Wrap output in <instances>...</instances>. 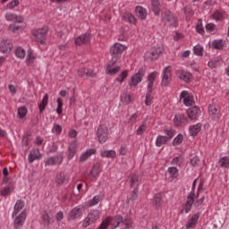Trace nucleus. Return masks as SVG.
Masks as SVG:
<instances>
[{
	"label": "nucleus",
	"mask_w": 229,
	"mask_h": 229,
	"mask_svg": "<svg viewBox=\"0 0 229 229\" xmlns=\"http://www.w3.org/2000/svg\"><path fill=\"white\" fill-rule=\"evenodd\" d=\"M88 217L93 221V223H96L98 219L100 217V213L98 210H93L90 213L88 214Z\"/></svg>",
	"instance_id": "36"
},
{
	"label": "nucleus",
	"mask_w": 229,
	"mask_h": 229,
	"mask_svg": "<svg viewBox=\"0 0 229 229\" xmlns=\"http://www.w3.org/2000/svg\"><path fill=\"white\" fill-rule=\"evenodd\" d=\"M141 182H142V176L139 174H131L129 176L130 187L133 189V191L131 192V196L129 197V199L131 201H135V199L139 198V185H140Z\"/></svg>",
	"instance_id": "2"
},
{
	"label": "nucleus",
	"mask_w": 229,
	"mask_h": 229,
	"mask_svg": "<svg viewBox=\"0 0 229 229\" xmlns=\"http://www.w3.org/2000/svg\"><path fill=\"white\" fill-rule=\"evenodd\" d=\"M174 123L175 126H180L182 124H185V123H187V116H185V114H175Z\"/></svg>",
	"instance_id": "21"
},
{
	"label": "nucleus",
	"mask_w": 229,
	"mask_h": 229,
	"mask_svg": "<svg viewBox=\"0 0 229 229\" xmlns=\"http://www.w3.org/2000/svg\"><path fill=\"white\" fill-rule=\"evenodd\" d=\"M161 17L165 22H167V24H169V26H173L174 28H176L178 26L176 17H174V14H173L171 11L165 9L161 14Z\"/></svg>",
	"instance_id": "6"
},
{
	"label": "nucleus",
	"mask_w": 229,
	"mask_h": 229,
	"mask_svg": "<svg viewBox=\"0 0 229 229\" xmlns=\"http://www.w3.org/2000/svg\"><path fill=\"white\" fill-rule=\"evenodd\" d=\"M96 154V149L90 148L88 149L85 153H83L80 157V162H85L89 157H92V155Z\"/></svg>",
	"instance_id": "31"
},
{
	"label": "nucleus",
	"mask_w": 229,
	"mask_h": 229,
	"mask_svg": "<svg viewBox=\"0 0 229 229\" xmlns=\"http://www.w3.org/2000/svg\"><path fill=\"white\" fill-rule=\"evenodd\" d=\"M168 173L172 178H177L178 177V168L174 166H171L168 168Z\"/></svg>",
	"instance_id": "46"
},
{
	"label": "nucleus",
	"mask_w": 229,
	"mask_h": 229,
	"mask_svg": "<svg viewBox=\"0 0 229 229\" xmlns=\"http://www.w3.org/2000/svg\"><path fill=\"white\" fill-rule=\"evenodd\" d=\"M165 132L166 133V136L158 135L156 140V146H157V148L164 146V144H165L167 140H170V139L174 135V131H173V130H165Z\"/></svg>",
	"instance_id": "10"
},
{
	"label": "nucleus",
	"mask_w": 229,
	"mask_h": 229,
	"mask_svg": "<svg viewBox=\"0 0 229 229\" xmlns=\"http://www.w3.org/2000/svg\"><path fill=\"white\" fill-rule=\"evenodd\" d=\"M15 53V56H17V58H24L26 56V50H24V48L19 47L15 49L14 51Z\"/></svg>",
	"instance_id": "38"
},
{
	"label": "nucleus",
	"mask_w": 229,
	"mask_h": 229,
	"mask_svg": "<svg viewBox=\"0 0 229 229\" xmlns=\"http://www.w3.org/2000/svg\"><path fill=\"white\" fill-rule=\"evenodd\" d=\"M183 142V134L179 133L173 140V146H180Z\"/></svg>",
	"instance_id": "41"
},
{
	"label": "nucleus",
	"mask_w": 229,
	"mask_h": 229,
	"mask_svg": "<svg viewBox=\"0 0 229 229\" xmlns=\"http://www.w3.org/2000/svg\"><path fill=\"white\" fill-rule=\"evenodd\" d=\"M27 114L28 109L26 108V106H21L18 108V117H20V119H24Z\"/></svg>",
	"instance_id": "42"
},
{
	"label": "nucleus",
	"mask_w": 229,
	"mask_h": 229,
	"mask_svg": "<svg viewBox=\"0 0 229 229\" xmlns=\"http://www.w3.org/2000/svg\"><path fill=\"white\" fill-rule=\"evenodd\" d=\"M24 208V201H17L14 205V210L13 212V216H17V213L21 209Z\"/></svg>",
	"instance_id": "40"
},
{
	"label": "nucleus",
	"mask_w": 229,
	"mask_h": 229,
	"mask_svg": "<svg viewBox=\"0 0 229 229\" xmlns=\"http://www.w3.org/2000/svg\"><path fill=\"white\" fill-rule=\"evenodd\" d=\"M225 40L223 39H215L212 42V47H214V49H223V47H225Z\"/></svg>",
	"instance_id": "34"
},
{
	"label": "nucleus",
	"mask_w": 229,
	"mask_h": 229,
	"mask_svg": "<svg viewBox=\"0 0 229 229\" xmlns=\"http://www.w3.org/2000/svg\"><path fill=\"white\" fill-rule=\"evenodd\" d=\"M201 131V123H197L195 125H191L190 126V134L191 137H196L198 133Z\"/></svg>",
	"instance_id": "26"
},
{
	"label": "nucleus",
	"mask_w": 229,
	"mask_h": 229,
	"mask_svg": "<svg viewBox=\"0 0 229 229\" xmlns=\"http://www.w3.org/2000/svg\"><path fill=\"white\" fill-rule=\"evenodd\" d=\"M124 20L127 21V22H130L131 24H135V16L132 14H127L124 16Z\"/></svg>",
	"instance_id": "55"
},
{
	"label": "nucleus",
	"mask_w": 229,
	"mask_h": 229,
	"mask_svg": "<svg viewBox=\"0 0 229 229\" xmlns=\"http://www.w3.org/2000/svg\"><path fill=\"white\" fill-rule=\"evenodd\" d=\"M199 219V213H196L193 216H191V217L188 220V223L185 225L186 228L187 229L194 228V226H196Z\"/></svg>",
	"instance_id": "20"
},
{
	"label": "nucleus",
	"mask_w": 229,
	"mask_h": 229,
	"mask_svg": "<svg viewBox=\"0 0 229 229\" xmlns=\"http://www.w3.org/2000/svg\"><path fill=\"white\" fill-rule=\"evenodd\" d=\"M63 106H64V102H63L62 98H57L56 113L58 114V115H62Z\"/></svg>",
	"instance_id": "48"
},
{
	"label": "nucleus",
	"mask_w": 229,
	"mask_h": 229,
	"mask_svg": "<svg viewBox=\"0 0 229 229\" xmlns=\"http://www.w3.org/2000/svg\"><path fill=\"white\" fill-rule=\"evenodd\" d=\"M201 161L199 160V157L198 156H195L193 157L191 159V165H192V167H198V165H199V163Z\"/></svg>",
	"instance_id": "50"
},
{
	"label": "nucleus",
	"mask_w": 229,
	"mask_h": 229,
	"mask_svg": "<svg viewBox=\"0 0 229 229\" xmlns=\"http://www.w3.org/2000/svg\"><path fill=\"white\" fill-rule=\"evenodd\" d=\"M171 66H166L163 71V78L161 82L162 87H167V85H169L171 81Z\"/></svg>",
	"instance_id": "15"
},
{
	"label": "nucleus",
	"mask_w": 229,
	"mask_h": 229,
	"mask_svg": "<svg viewBox=\"0 0 229 229\" xmlns=\"http://www.w3.org/2000/svg\"><path fill=\"white\" fill-rule=\"evenodd\" d=\"M220 167H227L229 165V157H223L219 160Z\"/></svg>",
	"instance_id": "49"
},
{
	"label": "nucleus",
	"mask_w": 229,
	"mask_h": 229,
	"mask_svg": "<svg viewBox=\"0 0 229 229\" xmlns=\"http://www.w3.org/2000/svg\"><path fill=\"white\" fill-rule=\"evenodd\" d=\"M196 30L200 34L203 35L205 33V29L203 28V24L197 23Z\"/></svg>",
	"instance_id": "59"
},
{
	"label": "nucleus",
	"mask_w": 229,
	"mask_h": 229,
	"mask_svg": "<svg viewBox=\"0 0 229 229\" xmlns=\"http://www.w3.org/2000/svg\"><path fill=\"white\" fill-rule=\"evenodd\" d=\"M148 127L146 126V124H141L140 125V127L138 128V130L136 131V134L137 135H144V131H146V129Z\"/></svg>",
	"instance_id": "53"
},
{
	"label": "nucleus",
	"mask_w": 229,
	"mask_h": 229,
	"mask_svg": "<svg viewBox=\"0 0 229 229\" xmlns=\"http://www.w3.org/2000/svg\"><path fill=\"white\" fill-rule=\"evenodd\" d=\"M110 223L107 218H106L99 225L98 229H107Z\"/></svg>",
	"instance_id": "58"
},
{
	"label": "nucleus",
	"mask_w": 229,
	"mask_h": 229,
	"mask_svg": "<svg viewBox=\"0 0 229 229\" xmlns=\"http://www.w3.org/2000/svg\"><path fill=\"white\" fill-rule=\"evenodd\" d=\"M193 51L197 56H203V47L201 45H196Z\"/></svg>",
	"instance_id": "45"
},
{
	"label": "nucleus",
	"mask_w": 229,
	"mask_h": 229,
	"mask_svg": "<svg viewBox=\"0 0 229 229\" xmlns=\"http://www.w3.org/2000/svg\"><path fill=\"white\" fill-rule=\"evenodd\" d=\"M12 49H13V44L10 39H0V53L8 55L12 53Z\"/></svg>",
	"instance_id": "11"
},
{
	"label": "nucleus",
	"mask_w": 229,
	"mask_h": 229,
	"mask_svg": "<svg viewBox=\"0 0 229 229\" xmlns=\"http://www.w3.org/2000/svg\"><path fill=\"white\" fill-rule=\"evenodd\" d=\"M38 157H40V152L38 148L30 150L29 154V162L30 164H33L35 160L38 159Z\"/></svg>",
	"instance_id": "24"
},
{
	"label": "nucleus",
	"mask_w": 229,
	"mask_h": 229,
	"mask_svg": "<svg viewBox=\"0 0 229 229\" xmlns=\"http://www.w3.org/2000/svg\"><path fill=\"white\" fill-rule=\"evenodd\" d=\"M26 211H21L19 216H17L13 220V227L14 229L21 228L24 225V222L27 217Z\"/></svg>",
	"instance_id": "13"
},
{
	"label": "nucleus",
	"mask_w": 229,
	"mask_h": 229,
	"mask_svg": "<svg viewBox=\"0 0 229 229\" xmlns=\"http://www.w3.org/2000/svg\"><path fill=\"white\" fill-rule=\"evenodd\" d=\"M194 202L192 201H186L184 204H182V209H181V214H189V212H191V208H192V205Z\"/></svg>",
	"instance_id": "30"
},
{
	"label": "nucleus",
	"mask_w": 229,
	"mask_h": 229,
	"mask_svg": "<svg viewBox=\"0 0 229 229\" xmlns=\"http://www.w3.org/2000/svg\"><path fill=\"white\" fill-rule=\"evenodd\" d=\"M62 162H64V157L62 155H57L48 157L46 161V165H56L62 164Z\"/></svg>",
	"instance_id": "17"
},
{
	"label": "nucleus",
	"mask_w": 229,
	"mask_h": 229,
	"mask_svg": "<svg viewBox=\"0 0 229 229\" xmlns=\"http://www.w3.org/2000/svg\"><path fill=\"white\" fill-rule=\"evenodd\" d=\"M163 51L164 50L160 47H154L150 51H148L145 54V58H146V60H150V62H153V61L158 59V56H160V55H162Z\"/></svg>",
	"instance_id": "9"
},
{
	"label": "nucleus",
	"mask_w": 229,
	"mask_h": 229,
	"mask_svg": "<svg viewBox=\"0 0 229 229\" xmlns=\"http://www.w3.org/2000/svg\"><path fill=\"white\" fill-rule=\"evenodd\" d=\"M205 192V183L200 182L198 187L197 194L195 195V198H199L201 194Z\"/></svg>",
	"instance_id": "47"
},
{
	"label": "nucleus",
	"mask_w": 229,
	"mask_h": 229,
	"mask_svg": "<svg viewBox=\"0 0 229 229\" xmlns=\"http://www.w3.org/2000/svg\"><path fill=\"white\" fill-rule=\"evenodd\" d=\"M97 137L100 144H105L108 140V128L106 125H99L97 130Z\"/></svg>",
	"instance_id": "7"
},
{
	"label": "nucleus",
	"mask_w": 229,
	"mask_h": 229,
	"mask_svg": "<svg viewBox=\"0 0 229 229\" xmlns=\"http://www.w3.org/2000/svg\"><path fill=\"white\" fill-rule=\"evenodd\" d=\"M187 115L191 121H198V118L201 115V110L195 106L187 110Z\"/></svg>",
	"instance_id": "14"
},
{
	"label": "nucleus",
	"mask_w": 229,
	"mask_h": 229,
	"mask_svg": "<svg viewBox=\"0 0 229 229\" xmlns=\"http://www.w3.org/2000/svg\"><path fill=\"white\" fill-rule=\"evenodd\" d=\"M179 78L183 81L189 82L191 81V78H192V74L189 72L182 71L180 72Z\"/></svg>",
	"instance_id": "35"
},
{
	"label": "nucleus",
	"mask_w": 229,
	"mask_h": 229,
	"mask_svg": "<svg viewBox=\"0 0 229 229\" xmlns=\"http://www.w3.org/2000/svg\"><path fill=\"white\" fill-rule=\"evenodd\" d=\"M146 75V67H141L139 69L138 72L131 76V81H129V86L131 89L133 87H137L140 81H142V78Z\"/></svg>",
	"instance_id": "5"
},
{
	"label": "nucleus",
	"mask_w": 229,
	"mask_h": 229,
	"mask_svg": "<svg viewBox=\"0 0 229 229\" xmlns=\"http://www.w3.org/2000/svg\"><path fill=\"white\" fill-rule=\"evenodd\" d=\"M110 63H108L107 67L106 69V74H109L110 76H114V74H117L119 71H121V66H109ZM114 67V68H113Z\"/></svg>",
	"instance_id": "27"
},
{
	"label": "nucleus",
	"mask_w": 229,
	"mask_h": 229,
	"mask_svg": "<svg viewBox=\"0 0 229 229\" xmlns=\"http://www.w3.org/2000/svg\"><path fill=\"white\" fill-rule=\"evenodd\" d=\"M126 78H128V70H124L123 72H122L114 80V81H119V83H123V81H124Z\"/></svg>",
	"instance_id": "39"
},
{
	"label": "nucleus",
	"mask_w": 229,
	"mask_h": 229,
	"mask_svg": "<svg viewBox=\"0 0 229 229\" xmlns=\"http://www.w3.org/2000/svg\"><path fill=\"white\" fill-rule=\"evenodd\" d=\"M101 157H103L104 158H115V157H117L115 150H103L100 153Z\"/></svg>",
	"instance_id": "29"
},
{
	"label": "nucleus",
	"mask_w": 229,
	"mask_h": 229,
	"mask_svg": "<svg viewBox=\"0 0 229 229\" xmlns=\"http://www.w3.org/2000/svg\"><path fill=\"white\" fill-rule=\"evenodd\" d=\"M44 223H47V225H51V216L47 214V212H44L41 216Z\"/></svg>",
	"instance_id": "52"
},
{
	"label": "nucleus",
	"mask_w": 229,
	"mask_h": 229,
	"mask_svg": "<svg viewBox=\"0 0 229 229\" xmlns=\"http://www.w3.org/2000/svg\"><path fill=\"white\" fill-rule=\"evenodd\" d=\"M83 212H85V207L79 205L70 211L69 217L70 219H80L83 216Z\"/></svg>",
	"instance_id": "12"
},
{
	"label": "nucleus",
	"mask_w": 229,
	"mask_h": 229,
	"mask_svg": "<svg viewBox=\"0 0 229 229\" xmlns=\"http://www.w3.org/2000/svg\"><path fill=\"white\" fill-rule=\"evenodd\" d=\"M94 224L93 221H91V219L89 217V216H87V217L83 220V224L82 226L83 228H87L89 226H90V225Z\"/></svg>",
	"instance_id": "54"
},
{
	"label": "nucleus",
	"mask_w": 229,
	"mask_h": 229,
	"mask_svg": "<svg viewBox=\"0 0 229 229\" xmlns=\"http://www.w3.org/2000/svg\"><path fill=\"white\" fill-rule=\"evenodd\" d=\"M48 101H49V96L47 93L43 97V99H42L41 103L38 105L39 114H43L44 113V110H46V107L47 106Z\"/></svg>",
	"instance_id": "25"
},
{
	"label": "nucleus",
	"mask_w": 229,
	"mask_h": 229,
	"mask_svg": "<svg viewBox=\"0 0 229 229\" xmlns=\"http://www.w3.org/2000/svg\"><path fill=\"white\" fill-rule=\"evenodd\" d=\"M157 74H158V72H152L148 77V81H152L155 83V81L157 80Z\"/></svg>",
	"instance_id": "56"
},
{
	"label": "nucleus",
	"mask_w": 229,
	"mask_h": 229,
	"mask_svg": "<svg viewBox=\"0 0 229 229\" xmlns=\"http://www.w3.org/2000/svg\"><path fill=\"white\" fill-rule=\"evenodd\" d=\"M180 98L181 99L183 100V105H185V106H191V105L194 103V100L191 96V94H189V91H186V90L182 91L180 94Z\"/></svg>",
	"instance_id": "16"
},
{
	"label": "nucleus",
	"mask_w": 229,
	"mask_h": 229,
	"mask_svg": "<svg viewBox=\"0 0 229 229\" xmlns=\"http://www.w3.org/2000/svg\"><path fill=\"white\" fill-rule=\"evenodd\" d=\"M90 42V35L83 34L76 38L75 44L76 46H81V44H89Z\"/></svg>",
	"instance_id": "19"
},
{
	"label": "nucleus",
	"mask_w": 229,
	"mask_h": 229,
	"mask_svg": "<svg viewBox=\"0 0 229 229\" xmlns=\"http://www.w3.org/2000/svg\"><path fill=\"white\" fill-rule=\"evenodd\" d=\"M213 18L215 19V21H223V14L219 12H216L214 14H213Z\"/></svg>",
	"instance_id": "60"
},
{
	"label": "nucleus",
	"mask_w": 229,
	"mask_h": 229,
	"mask_svg": "<svg viewBox=\"0 0 229 229\" xmlns=\"http://www.w3.org/2000/svg\"><path fill=\"white\" fill-rule=\"evenodd\" d=\"M5 18L7 21H13V23L10 24L8 27L9 31H13V33H17V31L24 28V25H19L24 24V18L22 16H19L13 13H8L5 15Z\"/></svg>",
	"instance_id": "3"
},
{
	"label": "nucleus",
	"mask_w": 229,
	"mask_h": 229,
	"mask_svg": "<svg viewBox=\"0 0 229 229\" xmlns=\"http://www.w3.org/2000/svg\"><path fill=\"white\" fill-rule=\"evenodd\" d=\"M111 229H117L121 225H124L126 229L131 228L133 226V220L130 216H125L124 218L121 215H116L114 216L106 217Z\"/></svg>",
	"instance_id": "1"
},
{
	"label": "nucleus",
	"mask_w": 229,
	"mask_h": 229,
	"mask_svg": "<svg viewBox=\"0 0 229 229\" xmlns=\"http://www.w3.org/2000/svg\"><path fill=\"white\" fill-rule=\"evenodd\" d=\"M126 51V47L120 43H115L110 48L111 60L109 62V67H114L121 58L123 52Z\"/></svg>",
	"instance_id": "4"
},
{
	"label": "nucleus",
	"mask_w": 229,
	"mask_h": 229,
	"mask_svg": "<svg viewBox=\"0 0 229 229\" xmlns=\"http://www.w3.org/2000/svg\"><path fill=\"white\" fill-rule=\"evenodd\" d=\"M121 101L124 103L125 105H129V103L131 102V97H130L129 94L123 93L121 95Z\"/></svg>",
	"instance_id": "44"
},
{
	"label": "nucleus",
	"mask_w": 229,
	"mask_h": 229,
	"mask_svg": "<svg viewBox=\"0 0 229 229\" xmlns=\"http://www.w3.org/2000/svg\"><path fill=\"white\" fill-rule=\"evenodd\" d=\"M78 149V146L76 145V141H72L68 148V158L71 160L74 155H76V151Z\"/></svg>",
	"instance_id": "23"
},
{
	"label": "nucleus",
	"mask_w": 229,
	"mask_h": 229,
	"mask_svg": "<svg viewBox=\"0 0 229 229\" xmlns=\"http://www.w3.org/2000/svg\"><path fill=\"white\" fill-rule=\"evenodd\" d=\"M19 0H13L9 4H7L6 8L7 10H13V8H15V6H19Z\"/></svg>",
	"instance_id": "51"
},
{
	"label": "nucleus",
	"mask_w": 229,
	"mask_h": 229,
	"mask_svg": "<svg viewBox=\"0 0 229 229\" xmlns=\"http://www.w3.org/2000/svg\"><path fill=\"white\" fill-rule=\"evenodd\" d=\"M208 114L209 115H215L213 119L216 121V119H219V116L221 115V108L215 105H209Z\"/></svg>",
	"instance_id": "18"
},
{
	"label": "nucleus",
	"mask_w": 229,
	"mask_h": 229,
	"mask_svg": "<svg viewBox=\"0 0 229 229\" xmlns=\"http://www.w3.org/2000/svg\"><path fill=\"white\" fill-rule=\"evenodd\" d=\"M198 182V178L195 179L192 182L191 192L187 197V201H194L196 199V193H194V190L196 189V183Z\"/></svg>",
	"instance_id": "32"
},
{
	"label": "nucleus",
	"mask_w": 229,
	"mask_h": 229,
	"mask_svg": "<svg viewBox=\"0 0 229 229\" xmlns=\"http://www.w3.org/2000/svg\"><path fill=\"white\" fill-rule=\"evenodd\" d=\"M150 8L154 15H160V1L159 0H151Z\"/></svg>",
	"instance_id": "22"
},
{
	"label": "nucleus",
	"mask_w": 229,
	"mask_h": 229,
	"mask_svg": "<svg viewBox=\"0 0 229 229\" xmlns=\"http://www.w3.org/2000/svg\"><path fill=\"white\" fill-rule=\"evenodd\" d=\"M67 179L65 178V173L61 172L58 174V175L56 176V184L57 185H64L65 183V181Z\"/></svg>",
	"instance_id": "37"
},
{
	"label": "nucleus",
	"mask_w": 229,
	"mask_h": 229,
	"mask_svg": "<svg viewBox=\"0 0 229 229\" xmlns=\"http://www.w3.org/2000/svg\"><path fill=\"white\" fill-rule=\"evenodd\" d=\"M86 72H87V69H85V68H81V69L78 71V76H80V78H86Z\"/></svg>",
	"instance_id": "63"
},
{
	"label": "nucleus",
	"mask_w": 229,
	"mask_h": 229,
	"mask_svg": "<svg viewBox=\"0 0 229 229\" xmlns=\"http://www.w3.org/2000/svg\"><path fill=\"white\" fill-rule=\"evenodd\" d=\"M216 30V24L214 23H208L206 25V30L208 31V33H212Z\"/></svg>",
	"instance_id": "57"
},
{
	"label": "nucleus",
	"mask_w": 229,
	"mask_h": 229,
	"mask_svg": "<svg viewBox=\"0 0 229 229\" xmlns=\"http://www.w3.org/2000/svg\"><path fill=\"white\" fill-rule=\"evenodd\" d=\"M174 165H181L182 163H180V157H174L171 162Z\"/></svg>",
	"instance_id": "64"
},
{
	"label": "nucleus",
	"mask_w": 229,
	"mask_h": 229,
	"mask_svg": "<svg viewBox=\"0 0 229 229\" xmlns=\"http://www.w3.org/2000/svg\"><path fill=\"white\" fill-rule=\"evenodd\" d=\"M101 173V164L97 163L93 165L91 171L89 172V174H92L94 178L98 176Z\"/></svg>",
	"instance_id": "33"
},
{
	"label": "nucleus",
	"mask_w": 229,
	"mask_h": 229,
	"mask_svg": "<svg viewBox=\"0 0 229 229\" xmlns=\"http://www.w3.org/2000/svg\"><path fill=\"white\" fill-rule=\"evenodd\" d=\"M33 37L36 38V42H39V44H44L46 42V38L47 37V28L44 27L37 30L33 32Z\"/></svg>",
	"instance_id": "8"
},
{
	"label": "nucleus",
	"mask_w": 229,
	"mask_h": 229,
	"mask_svg": "<svg viewBox=\"0 0 229 229\" xmlns=\"http://www.w3.org/2000/svg\"><path fill=\"white\" fill-rule=\"evenodd\" d=\"M105 198L104 194L96 195L93 197V199L90 201H103Z\"/></svg>",
	"instance_id": "61"
},
{
	"label": "nucleus",
	"mask_w": 229,
	"mask_h": 229,
	"mask_svg": "<svg viewBox=\"0 0 229 229\" xmlns=\"http://www.w3.org/2000/svg\"><path fill=\"white\" fill-rule=\"evenodd\" d=\"M10 192H12V188L10 187H5L2 190V196H8V194H10Z\"/></svg>",
	"instance_id": "62"
},
{
	"label": "nucleus",
	"mask_w": 229,
	"mask_h": 229,
	"mask_svg": "<svg viewBox=\"0 0 229 229\" xmlns=\"http://www.w3.org/2000/svg\"><path fill=\"white\" fill-rule=\"evenodd\" d=\"M151 94H153V92H147L146 94L145 105L147 106H151L153 104V97Z\"/></svg>",
	"instance_id": "43"
},
{
	"label": "nucleus",
	"mask_w": 229,
	"mask_h": 229,
	"mask_svg": "<svg viewBox=\"0 0 229 229\" xmlns=\"http://www.w3.org/2000/svg\"><path fill=\"white\" fill-rule=\"evenodd\" d=\"M136 15L138 18H140L141 21H144L147 17L146 9L142 6H137L136 7Z\"/></svg>",
	"instance_id": "28"
}]
</instances>
